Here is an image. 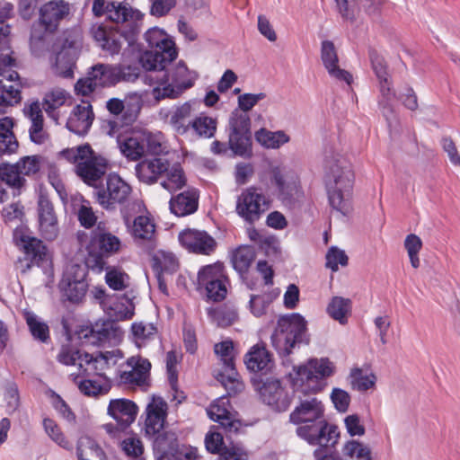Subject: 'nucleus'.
<instances>
[{
    "instance_id": "ddd939ff",
    "label": "nucleus",
    "mask_w": 460,
    "mask_h": 460,
    "mask_svg": "<svg viewBox=\"0 0 460 460\" xmlns=\"http://www.w3.org/2000/svg\"><path fill=\"white\" fill-rule=\"evenodd\" d=\"M86 275V268L79 264H72L66 269L58 288L66 300L78 303L84 297L88 288Z\"/></svg>"
},
{
    "instance_id": "20e7f679",
    "label": "nucleus",
    "mask_w": 460,
    "mask_h": 460,
    "mask_svg": "<svg viewBox=\"0 0 460 460\" xmlns=\"http://www.w3.org/2000/svg\"><path fill=\"white\" fill-rule=\"evenodd\" d=\"M296 433L309 445L318 446L313 454L314 460L339 459L335 449L340 438L338 427L329 424L324 418L299 424Z\"/></svg>"
},
{
    "instance_id": "7c9ffc66",
    "label": "nucleus",
    "mask_w": 460,
    "mask_h": 460,
    "mask_svg": "<svg viewBox=\"0 0 460 460\" xmlns=\"http://www.w3.org/2000/svg\"><path fill=\"white\" fill-rule=\"evenodd\" d=\"M123 220L137 242L152 241L155 234V225L147 216H138L134 218L131 225L130 217L121 210Z\"/></svg>"
},
{
    "instance_id": "4c0bfd02",
    "label": "nucleus",
    "mask_w": 460,
    "mask_h": 460,
    "mask_svg": "<svg viewBox=\"0 0 460 460\" xmlns=\"http://www.w3.org/2000/svg\"><path fill=\"white\" fill-rule=\"evenodd\" d=\"M191 111V104L185 102L172 112L170 124L178 135H186L190 131V125L193 119Z\"/></svg>"
},
{
    "instance_id": "c03bdc74",
    "label": "nucleus",
    "mask_w": 460,
    "mask_h": 460,
    "mask_svg": "<svg viewBox=\"0 0 460 460\" xmlns=\"http://www.w3.org/2000/svg\"><path fill=\"white\" fill-rule=\"evenodd\" d=\"M207 412L210 420L218 422L226 431H237L238 423L231 419V414L226 407L219 405L217 402H213Z\"/></svg>"
},
{
    "instance_id": "774afa93",
    "label": "nucleus",
    "mask_w": 460,
    "mask_h": 460,
    "mask_svg": "<svg viewBox=\"0 0 460 460\" xmlns=\"http://www.w3.org/2000/svg\"><path fill=\"white\" fill-rule=\"evenodd\" d=\"M349 258L343 250L336 246L331 247L326 253V267L337 271L339 265L347 266Z\"/></svg>"
},
{
    "instance_id": "2f4dec72",
    "label": "nucleus",
    "mask_w": 460,
    "mask_h": 460,
    "mask_svg": "<svg viewBox=\"0 0 460 460\" xmlns=\"http://www.w3.org/2000/svg\"><path fill=\"white\" fill-rule=\"evenodd\" d=\"M106 305L103 311L115 323L130 319L134 314V305L126 296L112 294Z\"/></svg>"
},
{
    "instance_id": "39448f33",
    "label": "nucleus",
    "mask_w": 460,
    "mask_h": 460,
    "mask_svg": "<svg viewBox=\"0 0 460 460\" xmlns=\"http://www.w3.org/2000/svg\"><path fill=\"white\" fill-rule=\"evenodd\" d=\"M270 340L279 356H289L296 347L310 342L306 320L298 313L280 315Z\"/></svg>"
},
{
    "instance_id": "a211bd4d",
    "label": "nucleus",
    "mask_w": 460,
    "mask_h": 460,
    "mask_svg": "<svg viewBox=\"0 0 460 460\" xmlns=\"http://www.w3.org/2000/svg\"><path fill=\"white\" fill-rule=\"evenodd\" d=\"M91 33L96 44L111 56L119 53L122 48V38L130 42L136 36L130 33V28L128 31L119 32L102 25L93 26Z\"/></svg>"
},
{
    "instance_id": "13d9d810",
    "label": "nucleus",
    "mask_w": 460,
    "mask_h": 460,
    "mask_svg": "<svg viewBox=\"0 0 460 460\" xmlns=\"http://www.w3.org/2000/svg\"><path fill=\"white\" fill-rule=\"evenodd\" d=\"M66 93L62 89H54L47 93L43 98V108L47 114L54 118V111L64 105Z\"/></svg>"
},
{
    "instance_id": "f03ea898",
    "label": "nucleus",
    "mask_w": 460,
    "mask_h": 460,
    "mask_svg": "<svg viewBox=\"0 0 460 460\" xmlns=\"http://www.w3.org/2000/svg\"><path fill=\"white\" fill-rule=\"evenodd\" d=\"M325 181L331 207L342 216L351 210L355 175L351 164L339 154L325 158Z\"/></svg>"
},
{
    "instance_id": "6ab92c4d",
    "label": "nucleus",
    "mask_w": 460,
    "mask_h": 460,
    "mask_svg": "<svg viewBox=\"0 0 460 460\" xmlns=\"http://www.w3.org/2000/svg\"><path fill=\"white\" fill-rule=\"evenodd\" d=\"M120 336V328L111 319L104 321L101 324L96 323L94 326L83 328L79 332V338L81 340L97 345L115 341L119 340Z\"/></svg>"
},
{
    "instance_id": "cd10ccee",
    "label": "nucleus",
    "mask_w": 460,
    "mask_h": 460,
    "mask_svg": "<svg viewBox=\"0 0 460 460\" xmlns=\"http://www.w3.org/2000/svg\"><path fill=\"white\" fill-rule=\"evenodd\" d=\"M169 165V161L163 157L145 159L136 165V175L140 181L153 184L168 170Z\"/></svg>"
},
{
    "instance_id": "a878e982",
    "label": "nucleus",
    "mask_w": 460,
    "mask_h": 460,
    "mask_svg": "<svg viewBox=\"0 0 460 460\" xmlns=\"http://www.w3.org/2000/svg\"><path fill=\"white\" fill-rule=\"evenodd\" d=\"M24 115L31 120L29 128L30 139L36 145L46 143L49 138V133L44 129V118L40 103L38 101L31 102L24 107Z\"/></svg>"
},
{
    "instance_id": "de8ad7c7",
    "label": "nucleus",
    "mask_w": 460,
    "mask_h": 460,
    "mask_svg": "<svg viewBox=\"0 0 460 460\" xmlns=\"http://www.w3.org/2000/svg\"><path fill=\"white\" fill-rule=\"evenodd\" d=\"M350 310L351 300L342 296H333L327 306L328 314L341 324L347 323Z\"/></svg>"
},
{
    "instance_id": "e433bc0d",
    "label": "nucleus",
    "mask_w": 460,
    "mask_h": 460,
    "mask_svg": "<svg viewBox=\"0 0 460 460\" xmlns=\"http://www.w3.org/2000/svg\"><path fill=\"white\" fill-rule=\"evenodd\" d=\"M207 314L210 322L221 328L232 325L238 319L236 308L229 304H224L217 307H208Z\"/></svg>"
},
{
    "instance_id": "8fccbe9b",
    "label": "nucleus",
    "mask_w": 460,
    "mask_h": 460,
    "mask_svg": "<svg viewBox=\"0 0 460 460\" xmlns=\"http://www.w3.org/2000/svg\"><path fill=\"white\" fill-rule=\"evenodd\" d=\"M341 453L345 460H372L370 447L355 439L347 441Z\"/></svg>"
},
{
    "instance_id": "680f3d73",
    "label": "nucleus",
    "mask_w": 460,
    "mask_h": 460,
    "mask_svg": "<svg viewBox=\"0 0 460 460\" xmlns=\"http://www.w3.org/2000/svg\"><path fill=\"white\" fill-rule=\"evenodd\" d=\"M404 247L408 252L411 266L414 269L419 268L420 263L419 252L422 248L421 239L414 234H410L404 240Z\"/></svg>"
},
{
    "instance_id": "4be33fe9",
    "label": "nucleus",
    "mask_w": 460,
    "mask_h": 460,
    "mask_svg": "<svg viewBox=\"0 0 460 460\" xmlns=\"http://www.w3.org/2000/svg\"><path fill=\"white\" fill-rule=\"evenodd\" d=\"M38 217L42 236L49 241L54 240L58 233V218L52 202L44 194L38 199Z\"/></svg>"
},
{
    "instance_id": "338daca9",
    "label": "nucleus",
    "mask_w": 460,
    "mask_h": 460,
    "mask_svg": "<svg viewBox=\"0 0 460 460\" xmlns=\"http://www.w3.org/2000/svg\"><path fill=\"white\" fill-rule=\"evenodd\" d=\"M92 154V146L84 144L73 148H66L59 153V155L72 164L82 162L86 156Z\"/></svg>"
},
{
    "instance_id": "a19ab883",
    "label": "nucleus",
    "mask_w": 460,
    "mask_h": 460,
    "mask_svg": "<svg viewBox=\"0 0 460 460\" xmlns=\"http://www.w3.org/2000/svg\"><path fill=\"white\" fill-rule=\"evenodd\" d=\"M98 87L114 86L118 82L114 65L98 63L89 71Z\"/></svg>"
},
{
    "instance_id": "4d7b16f0",
    "label": "nucleus",
    "mask_w": 460,
    "mask_h": 460,
    "mask_svg": "<svg viewBox=\"0 0 460 460\" xmlns=\"http://www.w3.org/2000/svg\"><path fill=\"white\" fill-rule=\"evenodd\" d=\"M131 332L138 347L145 345L146 341L155 339L157 328L153 323H134Z\"/></svg>"
},
{
    "instance_id": "0e129e2a",
    "label": "nucleus",
    "mask_w": 460,
    "mask_h": 460,
    "mask_svg": "<svg viewBox=\"0 0 460 460\" xmlns=\"http://www.w3.org/2000/svg\"><path fill=\"white\" fill-rule=\"evenodd\" d=\"M43 427L49 437L63 448L69 449L70 442L65 438L56 421L50 418L43 420Z\"/></svg>"
},
{
    "instance_id": "c756f323",
    "label": "nucleus",
    "mask_w": 460,
    "mask_h": 460,
    "mask_svg": "<svg viewBox=\"0 0 460 460\" xmlns=\"http://www.w3.org/2000/svg\"><path fill=\"white\" fill-rule=\"evenodd\" d=\"M167 403L162 398H154L146 406V432L155 436L163 430L166 418Z\"/></svg>"
},
{
    "instance_id": "ea45409f",
    "label": "nucleus",
    "mask_w": 460,
    "mask_h": 460,
    "mask_svg": "<svg viewBox=\"0 0 460 460\" xmlns=\"http://www.w3.org/2000/svg\"><path fill=\"white\" fill-rule=\"evenodd\" d=\"M78 460H107L102 447L92 438L85 436L79 438L76 447Z\"/></svg>"
},
{
    "instance_id": "c85d7f7f",
    "label": "nucleus",
    "mask_w": 460,
    "mask_h": 460,
    "mask_svg": "<svg viewBox=\"0 0 460 460\" xmlns=\"http://www.w3.org/2000/svg\"><path fill=\"white\" fill-rule=\"evenodd\" d=\"M127 365L131 367L128 371H121L119 380L125 385H142L151 368V363L146 358L131 357L128 358Z\"/></svg>"
},
{
    "instance_id": "37998d69",
    "label": "nucleus",
    "mask_w": 460,
    "mask_h": 460,
    "mask_svg": "<svg viewBox=\"0 0 460 460\" xmlns=\"http://www.w3.org/2000/svg\"><path fill=\"white\" fill-rule=\"evenodd\" d=\"M255 139L266 148L277 149L288 143L290 137L282 130L272 132L266 128H261L255 133Z\"/></svg>"
},
{
    "instance_id": "c9c22d12",
    "label": "nucleus",
    "mask_w": 460,
    "mask_h": 460,
    "mask_svg": "<svg viewBox=\"0 0 460 460\" xmlns=\"http://www.w3.org/2000/svg\"><path fill=\"white\" fill-rule=\"evenodd\" d=\"M177 447L178 440L174 432L161 430L155 435L153 448L159 460L172 455L176 451Z\"/></svg>"
},
{
    "instance_id": "58836bf2",
    "label": "nucleus",
    "mask_w": 460,
    "mask_h": 460,
    "mask_svg": "<svg viewBox=\"0 0 460 460\" xmlns=\"http://www.w3.org/2000/svg\"><path fill=\"white\" fill-rule=\"evenodd\" d=\"M217 128V119L204 113L195 116L190 125V131L199 138H212Z\"/></svg>"
},
{
    "instance_id": "4468645a",
    "label": "nucleus",
    "mask_w": 460,
    "mask_h": 460,
    "mask_svg": "<svg viewBox=\"0 0 460 460\" xmlns=\"http://www.w3.org/2000/svg\"><path fill=\"white\" fill-rule=\"evenodd\" d=\"M253 385L258 391L261 401L277 411H287L291 404V397L278 379L266 378L253 380Z\"/></svg>"
},
{
    "instance_id": "bf43d9fd",
    "label": "nucleus",
    "mask_w": 460,
    "mask_h": 460,
    "mask_svg": "<svg viewBox=\"0 0 460 460\" xmlns=\"http://www.w3.org/2000/svg\"><path fill=\"white\" fill-rule=\"evenodd\" d=\"M115 353L116 351L98 352L94 356L84 352V362L88 365L93 364L97 375L102 376L101 372L109 367L110 361L115 357ZM117 353H119V351L117 350Z\"/></svg>"
},
{
    "instance_id": "dca6fc26",
    "label": "nucleus",
    "mask_w": 460,
    "mask_h": 460,
    "mask_svg": "<svg viewBox=\"0 0 460 460\" xmlns=\"http://www.w3.org/2000/svg\"><path fill=\"white\" fill-rule=\"evenodd\" d=\"M270 181L278 190V197L282 202H290L298 190L297 174L288 166L275 165L270 170Z\"/></svg>"
},
{
    "instance_id": "412c9836",
    "label": "nucleus",
    "mask_w": 460,
    "mask_h": 460,
    "mask_svg": "<svg viewBox=\"0 0 460 460\" xmlns=\"http://www.w3.org/2000/svg\"><path fill=\"white\" fill-rule=\"evenodd\" d=\"M108 168V161L92 149V154L75 165L76 174L88 185L100 180Z\"/></svg>"
},
{
    "instance_id": "6e6552de",
    "label": "nucleus",
    "mask_w": 460,
    "mask_h": 460,
    "mask_svg": "<svg viewBox=\"0 0 460 460\" xmlns=\"http://www.w3.org/2000/svg\"><path fill=\"white\" fill-rule=\"evenodd\" d=\"M119 247V239L98 226L92 232L90 241L86 246V267L94 271L102 272L106 268L107 259L116 253Z\"/></svg>"
},
{
    "instance_id": "9b49d317",
    "label": "nucleus",
    "mask_w": 460,
    "mask_h": 460,
    "mask_svg": "<svg viewBox=\"0 0 460 460\" xmlns=\"http://www.w3.org/2000/svg\"><path fill=\"white\" fill-rule=\"evenodd\" d=\"M270 200L257 187L242 191L236 200L235 211L246 223L253 225L270 208Z\"/></svg>"
},
{
    "instance_id": "052dcab7",
    "label": "nucleus",
    "mask_w": 460,
    "mask_h": 460,
    "mask_svg": "<svg viewBox=\"0 0 460 460\" xmlns=\"http://www.w3.org/2000/svg\"><path fill=\"white\" fill-rule=\"evenodd\" d=\"M350 377L352 388L359 392H366L373 388L376 382V376L374 373L364 375L361 368L353 369Z\"/></svg>"
},
{
    "instance_id": "473e14b6",
    "label": "nucleus",
    "mask_w": 460,
    "mask_h": 460,
    "mask_svg": "<svg viewBox=\"0 0 460 460\" xmlns=\"http://www.w3.org/2000/svg\"><path fill=\"white\" fill-rule=\"evenodd\" d=\"M244 363L252 372H268L273 366L271 354L264 345L256 344L245 355Z\"/></svg>"
},
{
    "instance_id": "1a4fd4ad",
    "label": "nucleus",
    "mask_w": 460,
    "mask_h": 460,
    "mask_svg": "<svg viewBox=\"0 0 460 460\" xmlns=\"http://www.w3.org/2000/svg\"><path fill=\"white\" fill-rule=\"evenodd\" d=\"M92 10L96 17L107 13L108 18L116 23L128 22V26H130L132 35H137L140 31L144 15L140 11L133 9L126 3L116 1L106 3L105 0H93Z\"/></svg>"
},
{
    "instance_id": "f704fd0d",
    "label": "nucleus",
    "mask_w": 460,
    "mask_h": 460,
    "mask_svg": "<svg viewBox=\"0 0 460 460\" xmlns=\"http://www.w3.org/2000/svg\"><path fill=\"white\" fill-rule=\"evenodd\" d=\"M118 82L133 83L138 79L143 68V62L141 60V54L127 59L123 57V60L119 64L114 65Z\"/></svg>"
},
{
    "instance_id": "b1692460",
    "label": "nucleus",
    "mask_w": 460,
    "mask_h": 460,
    "mask_svg": "<svg viewBox=\"0 0 460 460\" xmlns=\"http://www.w3.org/2000/svg\"><path fill=\"white\" fill-rule=\"evenodd\" d=\"M137 405L131 400L119 398L110 401L107 412L116 420L120 429L128 428L136 420Z\"/></svg>"
},
{
    "instance_id": "5701e85b",
    "label": "nucleus",
    "mask_w": 460,
    "mask_h": 460,
    "mask_svg": "<svg viewBox=\"0 0 460 460\" xmlns=\"http://www.w3.org/2000/svg\"><path fill=\"white\" fill-rule=\"evenodd\" d=\"M20 240L23 246L25 257L23 259H19L16 263V267L18 268V265L20 264L22 268L21 271L25 273L33 265L40 266V264L45 261L47 248L41 240L35 237L22 235Z\"/></svg>"
},
{
    "instance_id": "a18cd8bd",
    "label": "nucleus",
    "mask_w": 460,
    "mask_h": 460,
    "mask_svg": "<svg viewBox=\"0 0 460 460\" xmlns=\"http://www.w3.org/2000/svg\"><path fill=\"white\" fill-rule=\"evenodd\" d=\"M121 154L128 159L137 161L145 155L142 134L134 135L119 142Z\"/></svg>"
},
{
    "instance_id": "f3484780",
    "label": "nucleus",
    "mask_w": 460,
    "mask_h": 460,
    "mask_svg": "<svg viewBox=\"0 0 460 460\" xmlns=\"http://www.w3.org/2000/svg\"><path fill=\"white\" fill-rule=\"evenodd\" d=\"M178 239L182 247L196 254L210 255L217 246V241L204 230L184 229Z\"/></svg>"
},
{
    "instance_id": "0eeeda50",
    "label": "nucleus",
    "mask_w": 460,
    "mask_h": 460,
    "mask_svg": "<svg viewBox=\"0 0 460 460\" xmlns=\"http://www.w3.org/2000/svg\"><path fill=\"white\" fill-rule=\"evenodd\" d=\"M148 49L141 53L143 68L146 71L164 70L178 57L175 42L168 38L164 30L157 27L145 33Z\"/></svg>"
},
{
    "instance_id": "3c124183",
    "label": "nucleus",
    "mask_w": 460,
    "mask_h": 460,
    "mask_svg": "<svg viewBox=\"0 0 460 460\" xmlns=\"http://www.w3.org/2000/svg\"><path fill=\"white\" fill-rule=\"evenodd\" d=\"M0 180L14 190L24 186L26 180L19 172L16 164H0Z\"/></svg>"
},
{
    "instance_id": "864d4df0",
    "label": "nucleus",
    "mask_w": 460,
    "mask_h": 460,
    "mask_svg": "<svg viewBox=\"0 0 460 460\" xmlns=\"http://www.w3.org/2000/svg\"><path fill=\"white\" fill-rule=\"evenodd\" d=\"M255 258L254 252L250 247H239L232 255L234 269L240 274L246 273Z\"/></svg>"
},
{
    "instance_id": "9d476101",
    "label": "nucleus",
    "mask_w": 460,
    "mask_h": 460,
    "mask_svg": "<svg viewBox=\"0 0 460 460\" xmlns=\"http://www.w3.org/2000/svg\"><path fill=\"white\" fill-rule=\"evenodd\" d=\"M215 353L221 358L223 370L217 375V380L222 384L229 395H234L243 390L235 369L234 344L232 341H224L215 345Z\"/></svg>"
},
{
    "instance_id": "603ef678",
    "label": "nucleus",
    "mask_w": 460,
    "mask_h": 460,
    "mask_svg": "<svg viewBox=\"0 0 460 460\" xmlns=\"http://www.w3.org/2000/svg\"><path fill=\"white\" fill-rule=\"evenodd\" d=\"M25 319L29 330L35 340L42 343H47L50 340L49 328L46 323L40 321L32 313H26Z\"/></svg>"
},
{
    "instance_id": "bb28decb",
    "label": "nucleus",
    "mask_w": 460,
    "mask_h": 460,
    "mask_svg": "<svg viewBox=\"0 0 460 460\" xmlns=\"http://www.w3.org/2000/svg\"><path fill=\"white\" fill-rule=\"evenodd\" d=\"M199 191L191 187L177 195L172 196L169 207L172 213L177 217H186L194 214L199 208Z\"/></svg>"
},
{
    "instance_id": "72a5a7b5",
    "label": "nucleus",
    "mask_w": 460,
    "mask_h": 460,
    "mask_svg": "<svg viewBox=\"0 0 460 460\" xmlns=\"http://www.w3.org/2000/svg\"><path fill=\"white\" fill-rule=\"evenodd\" d=\"M75 60V49L71 46L64 45L55 56V61L52 64L54 73L64 78H72Z\"/></svg>"
},
{
    "instance_id": "49530a36",
    "label": "nucleus",
    "mask_w": 460,
    "mask_h": 460,
    "mask_svg": "<svg viewBox=\"0 0 460 460\" xmlns=\"http://www.w3.org/2000/svg\"><path fill=\"white\" fill-rule=\"evenodd\" d=\"M166 172V179L161 182L164 189L172 193L182 189L187 184V178L180 164L169 166Z\"/></svg>"
},
{
    "instance_id": "f8f14e48",
    "label": "nucleus",
    "mask_w": 460,
    "mask_h": 460,
    "mask_svg": "<svg viewBox=\"0 0 460 460\" xmlns=\"http://www.w3.org/2000/svg\"><path fill=\"white\" fill-rule=\"evenodd\" d=\"M130 192V186L118 174H110L105 184L94 187L93 196L102 208L112 209L116 204L124 203Z\"/></svg>"
},
{
    "instance_id": "7ed1b4c3",
    "label": "nucleus",
    "mask_w": 460,
    "mask_h": 460,
    "mask_svg": "<svg viewBox=\"0 0 460 460\" xmlns=\"http://www.w3.org/2000/svg\"><path fill=\"white\" fill-rule=\"evenodd\" d=\"M266 97L264 93H243L238 97V107L242 112L234 111L228 119L226 130L229 136V147L235 155L251 157L252 132L251 119L247 111Z\"/></svg>"
},
{
    "instance_id": "393cba45",
    "label": "nucleus",
    "mask_w": 460,
    "mask_h": 460,
    "mask_svg": "<svg viewBox=\"0 0 460 460\" xmlns=\"http://www.w3.org/2000/svg\"><path fill=\"white\" fill-rule=\"evenodd\" d=\"M93 119L94 114L91 103L83 100L82 103L73 109L66 126L69 131L84 136L88 133Z\"/></svg>"
},
{
    "instance_id": "79ce46f5",
    "label": "nucleus",
    "mask_w": 460,
    "mask_h": 460,
    "mask_svg": "<svg viewBox=\"0 0 460 460\" xmlns=\"http://www.w3.org/2000/svg\"><path fill=\"white\" fill-rule=\"evenodd\" d=\"M13 122L9 117L0 119V153L13 154L18 148V142L13 132Z\"/></svg>"
},
{
    "instance_id": "69168bd1",
    "label": "nucleus",
    "mask_w": 460,
    "mask_h": 460,
    "mask_svg": "<svg viewBox=\"0 0 460 460\" xmlns=\"http://www.w3.org/2000/svg\"><path fill=\"white\" fill-rule=\"evenodd\" d=\"M142 139L144 142L145 154L148 153L159 155L164 152L165 146H164L161 133L153 134L144 132L142 133Z\"/></svg>"
},
{
    "instance_id": "e2e57ef3",
    "label": "nucleus",
    "mask_w": 460,
    "mask_h": 460,
    "mask_svg": "<svg viewBox=\"0 0 460 460\" xmlns=\"http://www.w3.org/2000/svg\"><path fill=\"white\" fill-rule=\"evenodd\" d=\"M105 281L107 285L113 290H123L128 287L127 280L128 276L119 270L109 268L106 265Z\"/></svg>"
},
{
    "instance_id": "aec40b11",
    "label": "nucleus",
    "mask_w": 460,
    "mask_h": 460,
    "mask_svg": "<svg viewBox=\"0 0 460 460\" xmlns=\"http://www.w3.org/2000/svg\"><path fill=\"white\" fill-rule=\"evenodd\" d=\"M321 60L329 75L340 82L350 85L353 81L352 75L339 66V57L336 47L332 40H324L321 42Z\"/></svg>"
},
{
    "instance_id": "6e6d98bb",
    "label": "nucleus",
    "mask_w": 460,
    "mask_h": 460,
    "mask_svg": "<svg viewBox=\"0 0 460 460\" xmlns=\"http://www.w3.org/2000/svg\"><path fill=\"white\" fill-rule=\"evenodd\" d=\"M177 268L178 264L173 257H164V263H163L158 258L154 259L153 270L156 274L158 288L164 294H167V287L164 279L163 272L170 271L172 273L177 270Z\"/></svg>"
},
{
    "instance_id": "f257e3e1",
    "label": "nucleus",
    "mask_w": 460,
    "mask_h": 460,
    "mask_svg": "<svg viewBox=\"0 0 460 460\" xmlns=\"http://www.w3.org/2000/svg\"><path fill=\"white\" fill-rule=\"evenodd\" d=\"M334 371L335 366L328 358H310L293 367L289 377L298 403L289 415L291 423L299 425L324 418V406L314 395L324 390Z\"/></svg>"
},
{
    "instance_id": "423d86ee",
    "label": "nucleus",
    "mask_w": 460,
    "mask_h": 460,
    "mask_svg": "<svg viewBox=\"0 0 460 460\" xmlns=\"http://www.w3.org/2000/svg\"><path fill=\"white\" fill-rule=\"evenodd\" d=\"M155 72L162 74L161 75H146L145 82L150 85L155 84L159 85L152 91V95L156 101L164 98H177L194 85L195 78L190 75V71L182 60L179 61L171 70H168L166 66L164 70H155Z\"/></svg>"
},
{
    "instance_id": "2eb2a0df",
    "label": "nucleus",
    "mask_w": 460,
    "mask_h": 460,
    "mask_svg": "<svg viewBox=\"0 0 460 460\" xmlns=\"http://www.w3.org/2000/svg\"><path fill=\"white\" fill-rule=\"evenodd\" d=\"M69 13L70 4L68 2L50 0L40 7L38 23L45 33L53 34Z\"/></svg>"
},
{
    "instance_id": "09e8293b",
    "label": "nucleus",
    "mask_w": 460,
    "mask_h": 460,
    "mask_svg": "<svg viewBox=\"0 0 460 460\" xmlns=\"http://www.w3.org/2000/svg\"><path fill=\"white\" fill-rule=\"evenodd\" d=\"M219 280H227L224 274V266L222 263H214L202 267L198 272V283L199 287L214 285L213 282Z\"/></svg>"
},
{
    "instance_id": "5fc2aeb1",
    "label": "nucleus",
    "mask_w": 460,
    "mask_h": 460,
    "mask_svg": "<svg viewBox=\"0 0 460 460\" xmlns=\"http://www.w3.org/2000/svg\"><path fill=\"white\" fill-rule=\"evenodd\" d=\"M378 81L380 84V93L382 95L378 104L382 110L383 115L385 117L387 122L390 125L391 119L394 117V109L390 104V101L394 96V93L392 91V84L389 79H386L385 82H383V80Z\"/></svg>"
}]
</instances>
